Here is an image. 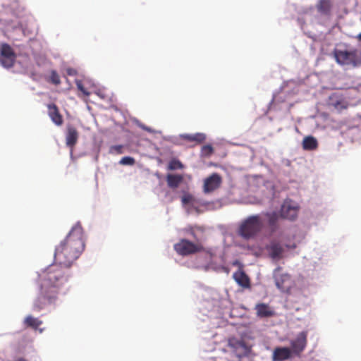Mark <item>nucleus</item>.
Instances as JSON below:
<instances>
[{
  "label": "nucleus",
  "instance_id": "nucleus-27",
  "mask_svg": "<svg viewBox=\"0 0 361 361\" xmlns=\"http://www.w3.org/2000/svg\"><path fill=\"white\" fill-rule=\"evenodd\" d=\"M332 105L338 111H342L343 109H345L348 106L347 103L343 100L332 102Z\"/></svg>",
  "mask_w": 361,
  "mask_h": 361
},
{
  "label": "nucleus",
  "instance_id": "nucleus-13",
  "mask_svg": "<svg viewBox=\"0 0 361 361\" xmlns=\"http://www.w3.org/2000/svg\"><path fill=\"white\" fill-rule=\"evenodd\" d=\"M79 137V133L75 127L71 125H68L66 129V144L68 147H71V149L76 145Z\"/></svg>",
  "mask_w": 361,
  "mask_h": 361
},
{
  "label": "nucleus",
  "instance_id": "nucleus-34",
  "mask_svg": "<svg viewBox=\"0 0 361 361\" xmlns=\"http://www.w3.org/2000/svg\"><path fill=\"white\" fill-rule=\"evenodd\" d=\"M357 38L359 40L361 41V32L359 34V35L357 36Z\"/></svg>",
  "mask_w": 361,
  "mask_h": 361
},
{
  "label": "nucleus",
  "instance_id": "nucleus-10",
  "mask_svg": "<svg viewBox=\"0 0 361 361\" xmlns=\"http://www.w3.org/2000/svg\"><path fill=\"white\" fill-rule=\"evenodd\" d=\"M266 250L273 260L278 261L283 257L284 249L279 242L271 241L266 246Z\"/></svg>",
  "mask_w": 361,
  "mask_h": 361
},
{
  "label": "nucleus",
  "instance_id": "nucleus-28",
  "mask_svg": "<svg viewBox=\"0 0 361 361\" xmlns=\"http://www.w3.org/2000/svg\"><path fill=\"white\" fill-rule=\"evenodd\" d=\"M49 80L51 83L54 85H59L61 83V80L59 74L55 71H52L51 72Z\"/></svg>",
  "mask_w": 361,
  "mask_h": 361
},
{
  "label": "nucleus",
  "instance_id": "nucleus-7",
  "mask_svg": "<svg viewBox=\"0 0 361 361\" xmlns=\"http://www.w3.org/2000/svg\"><path fill=\"white\" fill-rule=\"evenodd\" d=\"M281 267H278L274 270V277L275 283L276 287L282 292L288 293L289 292L292 285L290 276L288 274L281 273Z\"/></svg>",
  "mask_w": 361,
  "mask_h": 361
},
{
  "label": "nucleus",
  "instance_id": "nucleus-31",
  "mask_svg": "<svg viewBox=\"0 0 361 361\" xmlns=\"http://www.w3.org/2000/svg\"><path fill=\"white\" fill-rule=\"evenodd\" d=\"M123 146L122 145H114L111 146L110 148V152L111 153H116L118 154H122L123 151Z\"/></svg>",
  "mask_w": 361,
  "mask_h": 361
},
{
  "label": "nucleus",
  "instance_id": "nucleus-2",
  "mask_svg": "<svg viewBox=\"0 0 361 361\" xmlns=\"http://www.w3.org/2000/svg\"><path fill=\"white\" fill-rule=\"evenodd\" d=\"M85 249L83 229L78 223L73 226L66 238L56 247L54 259L56 263L70 267Z\"/></svg>",
  "mask_w": 361,
  "mask_h": 361
},
{
  "label": "nucleus",
  "instance_id": "nucleus-26",
  "mask_svg": "<svg viewBox=\"0 0 361 361\" xmlns=\"http://www.w3.org/2000/svg\"><path fill=\"white\" fill-rule=\"evenodd\" d=\"M181 202L183 205L193 204L195 198L192 195L185 193L182 196Z\"/></svg>",
  "mask_w": 361,
  "mask_h": 361
},
{
  "label": "nucleus",
  "instance_id": "nucleus-6",
  "mask_svg": "<svg viewBox=\"0 0 361 361\" xmlns=\"http://www.w3.org/2000/svg\"><path fill=\"white\" fill-rule=\"evenodd\" d=\"M16 55L12 47L4 43L0 49V63L6 68H9L13 66L16 61Z\"/></svg>",
  "mask_w": 361,
  "mask_h": 361
},
{
  "label": "nucleus",
  "instance_id": "nucleus-14",
  "mask_svg": "<svg viewBox=\"0 0 361 361\" xmlns=\"http://www.w3.org/2000/svg\"><path fill=\"white\" fill-rule=\"evenodd\" d=\"M47 108L49 116L52 122L56 126H61L63 123V119L58 106L55 104H49L47 105Z\"/></svg>",
  "mask_w": 361,
  "mask_h": 361
},
{
  "label": "nucleus",
  "instance_id": "nucleus-17",
  "mask_svg": "<svg viewBox=\"0 0 361 361\" xmlns=\"http://www.w3.org/2000/svg\"><path fill=\"white\" fill-rule=\"evenodd\" d=\"M233 277L235 282L244 288H248L250 287V280L248 276L243 270H238L235 271Z\"/></svg>",
  "mask_w": 361,
  "mask_h": 361
},
{
  "label": "nucleus",
  "instance_id": "nucleus-20",
  "mask_svg": "<svg viewBox=\"0 0 361 361\" xmlns=\"http://www.w3.org/2000/svg\"><path fill=\"white\" fill-rule=\"evenodd\" d=\"M302 145L305 150H315L318 147V142L314 137L309 135L304 137Z\"/></svg>",
  "mask_w": 361,
  "mask_h": 361
},
{
  "label": "nucleus",
  "instance_id": "nucleus-23",
  "mask_svg": "<svg viewBox=\"0 0 361 361\" xmlns=\"http://www.w3.org/2000/svg\"><path fill=\"white\" fill-rule=\"evenodd\" d=\"M214 152V149L211 145H206L202 147L200 154L202 157H209Z\"/></svg>",
  "mask_w": 361,
  "mask_h": 361
},
{
  "label": "nucleus",
  "instance_id": "nucleus-3",
  "mask_svg": "<svg viewBox=\"0 0 361 361\" xmlns=\"http://www.w3.org/2000/svg\"><path fill=\"white\" fill-rule=\"evenodd\" d=\"M264 223L259 214L251 215L240 223L238 235L245 240L255 238L263 229Z\"/></svg>",
  "mask_w": 361,
  "mask_h": 361
},
{
  "label": "nucleus",
  "instance_id": "nucleus-11",
  "mask_svg": "<svg viewBox=\"0 0 361 361\" xmlns=\"http://www.w3.org/2000/svg\"><path fill=\"white\" fill-rule=\"evenodd\" d=\"M307 331L300 332L297 338L291 342V348L294 353L299 354L306 347L307 345Z\"/></svg>",
  "mask_w": 361,
  "mask_h": 361
},
{
  "label": "nucleus",
  "instance_id": "nucleus-25",
  "mask_svg": "<svg viewBox=\"0 0 361 361\" xmlns=\"http://www.w3.org/2000/svg\"><path fill=\"white\" fill-rule=\"evenodd\" d=\"M183 168V164L177 159H171L168 166L169 170L182 169Z\"/></svg>",
  "mask_w": 361,
  "mask_h": 361
},
{
  "label": "nucleus",
  "instance_id": "nucleus-21",
  "mask_svg": "<svg viewBox=\"0 0 361 361\" xmlns=\"http://www.w3.org/2000/svg\"><path fill=\"white\" fill-rule=\"evenodd\" d=\"M23 324L26 327H30L37 330L42 324V321L32 317V315H28L25 318Z\"/></svg>",
  "mask_w": 361,
  "mask_h": 361
},
{
  "label": "nucleus",
  "instance_id": "nucleus-32",
  "mask_svg": "<svg viewBox=\"0 0 361 361\" xmlns=\"http://www.w3.org/2000/svg\"><path fill=\"white\" fill-rule=\"evenodd\" d=\"M140 127H141L143 130H146V131H147V132H152V130H151L150 128H149V127H147V126H145V125H141V126H140Z\"/></svg>",
  "mask_w": 361,
  "mask_h": 361
},
{
  "label": "nucleus",
  "instance_id": "nucleus-19",
  "mask_svg": "<svg viewBox=\"0 0 361 361\" xmlns=\"http://www.w3.org/2000/svg\"><path fill=\"white\" fill-rule=\"evenodd\" d=\"M181 138L188 142H193L195 145H200L204 142L206 135L202 133H197L195 134H183Z\"/></svg>",
  "mask_w": 361,
  "mask_h": 361
},
{
  "label": "nucleus",
  "instance_id": "nucleus-9",
  "mask_svg": "<svg viewBox=\"0 0 361 361\" xmlns=\"http://www.w3.org/2000/svg\"><path fill=\"white\" fill-rule=\"evenodd\" d=\"M299 207L291 201H285L280 210V216L283 219L294 220L298 216Z\"/></svg>",
  "mask_w": 361,
  "mask_h": 361
},
{
  "label": "nucleus",
  "instance_id": "nucleus-15",
  "mask_svg": "<svg viewBox=\"0 0 361 361\" xmlns=\"http://www.w3.org/2000/svg\"><path fill=\"white\" fill-rule=\"evenodd\" d=\"M258 317L267 318L275 315L274 310L267 304L258 303L255 307Z\"/></svg>",
  "mask_w": 361,
  "mask_h": 361
},
{
  "label": "nucleus",
  "instance_id": "nucleus-1",
  "mask_svg": "<svg viewBox=\"0 0 361 361\" xmlns=\"http://www.w3.org/2000/svg\"><path fill=\"white\" fill-rule=\"evenodd\" d=\"M68 281V275L58 264H52L38 276L39 290L33 302V310L40 311L56 304L59 294Z\"/></svg>",
  "mask_w": 361,
  "mask_h": 361
},
{
  "label": "nucleus",
  "instance_id": "nucleus-16",
  "mask_svg": "<svg viewBox=\"0 0 361 361\" xmlns=\"http://www.w3.org/2000/svg\"><path fill=\"white\" fill-rule=\"evenodd\" d=\"M291 356V350L286 347L276 348L273 353L274 361H284Z\"/></svg>",
  "mask_w": 361,
  "mask_h": 361
},
{
  "label": "nucleus",
  "instance_id": "nucleus-4",
  "mask_svg": "<svg viewBox=\"0 0 361 361\" xmlns=\"http://www.w3.org/2000/svg\"><path fill=\"white\" fill-rule=\"evenodd\" d=\"M334 57L338 63L341 65H353L354 66L361 63V51L357 49L335 50Z\"/></svg>",
  "mask_w": 361,
  "mask_h": 361
},
{
  "label": "nucleus",
  "instance_id": "nucleus-30",
  "mask_svg": "<svg viewBox=\"0 0 361 361\" xmlns=\"http://www.w3.org/2000/svg\"><path fill=\"white\" fill-rule=\"evenodd\" d=\"M76 85L78 89L82 92V94L85 96H89L90 92L84 87L82 82L80 80L76 81Z\"/></svg>",
  "mask_w": 361,
  "mask_h": 361
},
{
  "label": "nucleus",
  "instance_id": "nucleus-8",
  "mask_svg": "<svg viewBox=\"0 0 361 361\" xmlns=\"http://www.w3.org/2000/svg\"><path fill=\"white\" fill-rule=\"evenodd\" d=\"M222 183L221 176L217 173H214L204 180L203 192L206 194L210 193L218 189Z\"/></svg>",
  "mask_w": 361,
  "mask_h": 361
},
{
  "label": "nucleus",
  "instance_id": "nucleus-24",
  "mask_svg": "<svg viewBox=\"0 0 361 361\" xmlns=\"http://www.w3.org/2000/svg\"><path fill=\"white\" fill-rule=\"evenodd\" d=\"M229 345L234 348H242L243 350L246 349V345L243 341H238L235 338H231L228 341Z\"/></svg>",
  "mask_w": 361,
  "mask_h": 361
},
{
  "label": "nucleus",
  "instance_id": "nucleus-33",
  "mask_svg": "<svg viewBox=\"0 0 361 361\" xmlns=\"http://www.w3.org/2000/svg\"><path fill=\"white\" fill-rule=\"evenodd\" d=\"M190 233L193 236V238H196V235L193 231H191Z\"/></svg>",
  "mask_w": 361,
  "mask_h": 361
},
{
  "label": "nucleus",
  "instance_id": "nucleus-29",
  "mask_svg": "<svg viewBox=\"0 0 361 361\" xmlns=\"http://www.w3.org/2000/svg\"><path fill=\"white\" fill-rule=\"evenodd\" d=\"M123 165H133L135 164V159L130 157H123L119 161Z\"/></svg>",
  "mask_w": 361,
  "mask_h": 361
},
{
  "label": "nucleus",
  "instance_id": "nucleus-18",
  "mask_svg": "<svg viewBox=\"0 0 361 361\" xmlns=\"http://www.w3.org/2000/svg\"><path fill=\"white\" fill-rule=\"evenodd\" d=\"M316 8L320 14L329 16L331 13L332 2L331 0H319Z\"/></svg>",
  "mask_w": 361,
  "mask_h": 361
},
{
  "label": "nucleus",
  "instance_id": "nucleus-22",
  "mask_svg": "<svg viewBox=\"0 0 361 361\" xmlns=\"http://www.w3.org/2000/svg\"><path fill=\"white\" fill-rule=\"evenodd\" d=\"M166 180L169 187L176 188L183 180V176L181 175L169 174L166 176Z\"/></svg>",
  "mask_w": 361,
  "mask_h": 361
},
{
  "label": "nucleus",
  "instance_id": "nucleus-5",
  "mask_svg": "<svg viewBox=\"0 0 361 361\" xmlns=\"http://www.w3.org/2000/svg\"><path fill=\"white\" fill-rule=\"evenodd\" d=\"M176 252L182 256L195 254L204 250V247L200 242L192 243L187 239H181L174 245Z\"/></svg>",
  "mask_w": 361,
  "mask_h": 361
},
{
  "label": "nucleus",
  "instance_id": "nucleus-12",
  "mask_svg": "<svg viewBox=\"0 0 361 361\" xmlns=\"http://www.w3.org/2000/svg\"><path fill=\"white\" fill-rule=\"evenodd\" d=\"M267 219V224L271 233L276 232L279 228V221L281 217L276 212H267L263 213Z\"/></svg>",
  "mask_w": 361,
  "mask_h": 361
}]
</instances>
